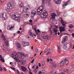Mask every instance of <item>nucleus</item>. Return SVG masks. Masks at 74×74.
<instances>
[{
  "mask_svg": "<svg viewBox=\"0 0 74 74\" xmlns=\"http://www.w3.org/2000/svg\"><path fill=\"white\" fill-rule=\"evenodd\" d=\"M12 18L14 21L20 22H21V17H20V15L17 14H15L13 15L12 16Z\"/></svg>",
  "mask_w": 74,
  "mask_h": 74,
  "instance_id": "f257e3e1",
  "label": "nucleus"
},
{
  "mask_svg": "<svg viewBox=\"0 0 74 74\" xmlns=\"http://www.w3.org/2000/svg\"><path fill=\"white\" fill-rule=\"evenodd\" d=\"M52 30L55 35H57V34H58V33H57V32H58V29H57L55 28H52V27H51L49 28L48 31L49 32H50V33H51V34H52Z\"/></svg>",
  "mask_w": 74,
  "mask_h": 74,
  "instance_id": "f03ea898",
  "label": "nucleus"
},
{
  "mask_svg": "<svg viewBox=\"0 0 74 74\" xmlns=\"http://www.w3.org/2000/svg\"><path fill=\"white\" fill-rule=\"evenodd\" d=\"M51 1V0H42V4H48V5H51V3H50V1Z\"/></svg>",
  "mask_w": 74,
  "mask_h": 74,
  "instance_id": "7ed1b4c3",
  "label": "nucleus"
},
{
  "mask_svg": "<svg viewBox=\"0 0 74 74\" xmlns=\"http://www.w3.org/2000/svg\"><path fill=\"white\" fill-rule=\"evenodd\" d=\"M37 14V12L34 10H32L31 13V17L32 19H34V16L36 15Z\"/></svg>",
  "mask_w": 74,
  "mask_h": 74,
  "instance_id": "20e7f679",
  "label": "nucleus"
},
{
  "mask_svg": "<svg viewBox=\"0 0 74 74\" xmlns=\"http://www.w3.org/2000/svg\"><path fill=\"white\" fill-rule=\"evenodd\" d=\"M48 13L47 12H44L41 14V17L42 18H47L48 17Z\"/></svg>",
  "mask_w": 74,
  "mask_h": 74,
  "instance_id": "39448f33",
  "label": "nucleus"
},
{
  "mask_svg": "<svg viewBox=\"0 0 74 74\" xmlns=\"http://www.w3.org/2000/svg\"><path fill=\"white\" fill-rule=\"evenodd\" d=\"M12 56L13 58H14V57L15 56V57L14 58V59L16 60H18V54H16L14 53L12 54ZM16 56H17V57H16Z\"/></svg>",
  "mask_w": 74,
  "mask_h": 74,
  "instance_id": "423d86ee",
  "label": "nucleus"
},
{
  "mask_svg": "<svg viewBox=\"0 0 74 74\" xmlns=\"http://www.w3.org/2000/svg\"><path fill=\"white\" fill-rule=\"evenodd\" d=\"M71 1L70 0H69V1H67L66 2H64V4H63L62 5V9H64V8H65V6H66L67 5V4H69V2H70Z\"/></svg>",
  "mask_w": 74,
  "mask_h": 74,
  "instance_id": "0eeeda50",
  "label": "nucleus"
},
{
  "mask_svg": "<svg viewBox=\"0 0 74 74\" xmlns=\"http://www.w3.org/2000/svg\"><path fill=\"white\" fill-rule=\"evenodd\" d=\"M60 21L62 26H63L64 27H66V22L63 21L62 19V18H61Z\"/></svg>",
  "mask_w": 74,
  "mask_h": 74,
  "instance_id": "6e6552de",
  "label": "nucleus"
},
{
  "mask_svg": "<svg viewBox=\"0 0 74 74\" xmlns=\"http://www.w3.org/2000/svg\"><path fill=\"white\" fill-rule=\"evenodd\" d=\"M8 7H9L10 10H12L14 9V6L12 5L10 3H9L7 5Z\"/></svg>",
  "mask_w": 74,
  "mask_h": 74,
  "instance_id": "1a4fd4ad",
  "label": "nucleus"
},
{
  "mask_svg": "<svg viewBox=\"0 0 74 74\" xmlns=\"http://www.w3.org/2000/svg\"><path fill=\"white\" fill-rule=\"evenodd\" d=\"M42 11H43L42 9H38V11H37V13L38 15H41V13H42Z\"/></svg>",
  "mask_w": 74,
  "mask_h": 74,
  "instance_id": "9d476101",
  "label": "nucleus"
},
{
  "mask_svg": "<svg viewBox=\"0 0 74 74\" xmlns=\"http://www.w3.org/2000/svg\"><path fill=\"white\" fill-rule=\"evenodd\" d=\"M51 19H53V20H55V17L56 16V14L55 13H53L51 14Z\"/></svg>",
  "mask_w": 74,
  "mask_h": 74,
  "instance_id": "9b49d317",
  "label": "nucleus"
},
{
  "mask_svg": "<svg viewBox=\"0 0 74 74\" xmlns=\"http://www.w3.org/2000/svg\"><path fill=\"white\" fill-rule=\"evenodd\" d=\"M65 28L64 27L61 26L60 27V33L62 32H64L65 31Z\"/></svg>",
  "mask_w": 74,
  "mask_h": 74,
  "instance_id": "f8f14e48",
  "label": "nucleus"
},
{
  "mask_svg": "<svg viewBox=\"0 0 74 74\" xmlns=\"http://www.w3.org/2000/svg\"><path fill=\"white\" fill-rule=\"evenodd\" d=\"M23 11L25 12H27V11H29V8H27L26 7L24 6L23 8Z\"/></svg>",
  "mask_w": 74,
  "mask_h": 74,
  "instance_id": "ddd939ff",
  "label": "nucleus"
},
{
  "mask_svg": "<svg viewBox=\"0 0 74 74\" xmlns=\"http://www.w3.org/2000/svg\"><path fill=\"white\" fill-rule=\"evenodd\" d=\"M53 1H54V3L55 4H59L60 3L62 0H53Z\"/></svg>",
  "mask_w": 74,
  "mask_h": 74,
  "instance_id": "4468645a",
  "label": "nucleus"
},
{
  "mask_svg": "<svg viewBox=\"0 0 74 74\" xmlns=\"http://www.w3.org/2000/svg\"><path fill=\"white\" fill-rule=\"evenodd\" d=\"M67 40V37H65L63 38L62 40V44H64V42H66Z\"/></svg>",
  "mask_w": 74,
  "mask_h": 74,
  "instance_id": "2eb2a0df",
  "label": "nucleus"
},
{
  "mask_svg": "<svg viewBox=\"0 0 74 74\" xmlns=\"http://www.w3.org/2000/svg\"><path fill=\"white\" fill-rule=\"evenodd\" d=\"M28 33L29 34L30 36H31L32 37H33V38H34L35 37H36V35L34 34L33 35V33H32V32L30 31H29L28 32Z\"/></svg>",
  "mask_w": 74,
  "mask_h": 74,
  "instance_id": "dca6fc26",
  "label": "nucleus"
},
{
  "mask_svg": "<svg viewBox=\"0 0 74 74\" xmlns=\"http://www.w3.org/2000/svg\"><path fill=\"white\" fill-rule=\"evenodd\" d=\"M21 69L23 71H26V70H27V69L26 68V67L22 66L21 67Z\"/></svg>",
  "mask_w": 74,
  "mask_h": 74,
  "instance_id": "f3484780",
  "label": "nucleus"
},
{
  "mask_svg": "<svg viewBox=\"0 0 74 74\" xmlns=\"http://www.w3.org/2000/svg\"><path fill=\"white\" fill-rule=\"evenodd\" d=\"M16 44L17 45L16 46L18 48V49H20V50H21V45L19 44V43L18 42H17Z\"/></svg>",
  "mask_w": 74,
  "mask_h": 74,
  "instance_id": "a211bd4d",
  "label": "nucleus"
},
{
  "mask_svg": "<svg viewBox=\"0 0 74 74\" xmlns=\"http://www.w3.org/2000/svg\"><path fill=\"white\" fill-rule=\"evenodd\" d=\"M64 61V63L65 62V64H66V65H67L68 63H69V61L67 60V59H65L64 60H63Z\"/></svg>",
  "mask_w": 74,
  "mask_h": 74,
  "instance_id": "6ab92c4d",
  "label": "nucleus"
},
{
  "mask_svg": "<svg viewBox=\"0 0 74 74\" xmlns=\"http://www.w3.org/2000/svg\"><path fill=\"white\" fill-rule=\"evenodd\" d=\"M13 28H14L13 26H8L7 27V29L8 30H11V29H12Z\"/></svg>",
  "mask_w": 74,
  "mask_h": 74,
  "instance_id": "aec40b11",
  "label": "nucleus"
},
{
  "mask_svg": "<svg viewBox=\"0 0 74 74\" xmlns=\"http://www.w3.org/2000/svg\"><path fill=\"white\" fill-rule=\"evenodd\" d=\"M0 60L2 62H3L4 63L5 62V61L4 60V59H3L2 58V56H1V55H0Z\"/></svg>",
  "mask_w": 74,
  "mask_h": 74,
  "instance_id": "412c9836",
  "label": "nucleus"
},
{
  "mask_svg": "<svg viewBox=\"0 0 74 74\" xmlns=\"http://www.w3.org/2000/svg\"><path fill=\"white\" fill-rule=\"evenodd\" d=\"M8 18V16H7V15L5 14V16H4L3 17L2 19L4 20H6L7 18Z\"/></svg>",
  "mask_w": 74,
  "mask_h": 74,
  "instance_id": "4be33fe9",
  "label": "nucleus"
},
{
  "mask_svg": "<svg viewBox=\"0 0 74 74\" xmlns=\"http://www.w3.org/2000/svg\"><path fill=\"white\" fill-rule=\"evenodd\" d=\"M43 37L44 39H47V40H49V37H48V36L44 35L43 36Z\"/></svg>",
  "mask_w": 74,
  "mask_h": 74,
  "instance_id": "5701e85b",
  "label": "nucleus"
},
{
  "mask_svg": "<svg viewBox=\"0 0 74 74\" xmlns=\"http://www.w3.org/2000/svg\"><path fill=\"white\" fill-rule=\"evenodd\" d=\"M4 16V13H1L0 14V17L2 18L3 19V16Z\"/></svg>",
  "mask_w": 74,
  "mask_h": 74,
  "instance_id": "b1692460",
  "label": "nucleus"
},
{
  "mask_svg": "<svg viewBox=\"0 0 74 74\" xmlns=\"http://www.w3.org/2000/svg\"><path fill=\"white\" fill-rule=\"evenodd\" d=\"M64 61L63 60L60 63V65L61 66H64Z\"/></svg>",
  "mask_w": 74,
  "mask_h": 74,
  "instance_id": "393cba45",
  "label": "nucleus"
},
{
  "mask_svg": "<svg viewBox=\"0 0 74 74\" xmlns=\"http://www.w3.org/2000/svg\"><path fill=\"white\" fill-rule=\"evenodd\" d=\"M1 37L3 40H5V36L3 34H2Z\"/></svg>",
  "mask_w": 74,
  "mask_h": 74,
  "instance_id": "a878e982",
  "label": "nucleus"
},
{
  "mask_svg": "<svg viewBox=\"0 0 74 74\" xmlns=\"http://www.w3.org/2000/svg\"><path fill=\"white\" fill-rule=\"evenodd\" d=\"M44 5H41L40 7L38 8V9H40V10H41V9H42L43 10V8H44Z\"/></svg>",
  "mask_w": 74,
  "mask_h": 74,
  "instance_id": "bb28decb",
  "label": "nucleus"
},
{
  "mask_svg": "<svg viewBox=\"0 0 74 74\" xmlns=\"http://www.w3.org/2000/svg\"><path fill=\"white\" fill-rule=\"evenodd\" d=\"M69 27L70 29H73V27H74V25L71 24H70L69 25Z\"/></svg>",
  "mask_w": 74,
  "mask_h": 74,
  "instance_id": "cd10ccee",
  "label": "nucleus"
},
{
  "mask_svg": "<svg viewBox=\"0 0 74 74\" xmlns=\"http://www.w3.org/2000/svg\"><path fill=\"white\" fill-rule=\"evenodd\" d=\"M42 66L43 68H45V67L46 65L45 62H43V63H42Z\"/></svg>",
  "mask_w": 74,
  "mask_h": 74,
  "instance_id": "c85d7f7f",
  "label": "nucleus"
},
{
  "mask_svg": "<svg viewBox=\"0 0 74 74\" xmlns=\"http://www.w3.org/2000/svg\"><path fill=\"white\" fill-rule=\"evenodd\" d=\"M19 62H20V63H22L21 64H22L24 65L25 64V62H23V60L20 61Z\"/></svg>",
  "mask_w": 74,
  "mask_h": 74,
  "instance_id": "c756f323",
  "label": "nucleus"
},
{
  "mask_svg": "<svg viewBox=\"0 0 74 74\" xmlns=\"http://www.w3.org/2000/svg\"><path fill=\"white\" fill-rule=\"evenodd\" d=\"M29 15V14H24V16L25 18H26L28 17V16Z\"/></svg>",
  "mask_w": 74,
  "mask_h": 74,
  "instance_id": "7c9ffc66",
  "label": "nucleus"
},
{
  "mask_svg": "<svg viewBox=\"0 0 74 74\" xmlns=\"http://www.w3.org/2000/svg\"><path fill=\"white\" fill-rule=\"evenodd\" d=\"M25 47H26V46H28L29 45V42H25Z\"/></svg>",
  "mask_w": 74,
  "mask_h": 74,
  "instance_id": "2f4dec72",
  "label": "nucleus"
},
{
  "mask_svg": "<svg viewBox=\"0 0 74 74\" xmlns=\"http://www.w3.org/2000/svg\"><path fill=\"white\" fill-rule=\"evenodd\" d=\"M63 48L64 49H66V48H67V46L66 45V44H65L63 46Z\"/></svg>",
  "mask_w": 74,
  "mask_h": 74,
  "instance_id": "473e14b6",
  "label": "nucleus"
},
{
  "mask_svg": "<svg viewBox=\"0 0 74 74\" xmlns=\"http://www.w3.org/2000/svg\"><path fill=\"white\" fill-rule=\"evenodd\" d=\"M20 7H23V3H21V4H20Z\"/></svg>",
  "mask_w": 74,
  "mask_h": 74,
  "instance_id": "72a5a7b5",
  "label": "nucleus"
},
{
  "mask_svg": "<svg viewBox=\"0 0 74 74\" xmlns=\"http://www.w3.org/2000/svg\"><path fill=\"white\" fill-rule=\"evenodd\" d=\"M58 52L59 53H60V48L58 46Z\"/></svg>",
  "mask_w": 74,
  "mask_h": 74,
  "instance_id": "f704fd0d",
  "label": "nucleus"
},
{
  "mask_svg": "<svg viewBox=\"0 0 74 74\" xmlns=\"http://www.w3.org/2000/svg\"><path fill=\"white\" fill-rule=\"evenodd\" d=\"M25 43H26V42H22V44L23 47H24V46L25 47V45H25Z\"/></svg>",
  "mask_w": 74,
  "mask_h": 74,
  "instance_id": "c9c22d12",
  "label": "nucleus"
},
{
  "mask_svg": "<svg viewBox=\"0 0 74 74\" xmlns=\"http://www.w3.org/2000/svg\"><path fill=\"white\" fill-rule=\"evenodd\" d=\"M45 71L44 70H43L42 71V74H45Z\"/></svg>",
  "mask_w": 74,
  "mask_h": 74,
  "instance_id": "e433bc0d",
  "label": "nucleus"
},
{
  "mask_svg": "<svg viewBox=\"0 0 74 74\" xmlns=\"http://www.w3.org/2000/svg\"><path fill=\"white\" fill-rule=\"evenodd\" d=\"M6 44V46H8L9 44H8V42L7 41H6L5 42Z\"/></svg>",
  "mask_w": 74,
  "mask_h": 74,
  "instance_id": "4c0bfd02",
  "label": "nucleus"
},
{
  "mask_svg": "<svg viewBox=\"0 0 74 74\" xmlns=\"http://www.w3.org/2000/svg\"><path fill=\"white\" fill-rule=\"evenodd\" d=\"M52 66L54 67H56V64H52Z\"/></svg>",
  "mask_w": 74,
  "mask_h": 74,
  "instance_id": "58836bf2",
  "label": "nucleus"
},
{
  "mask_svg": "<svg viewBox=\"0 0 74 74\" xmlns=\"http://www.w3.org/2000/svg\"><path fill=\"white\" fill-rule=\"evenodd\" d=\"M18 53H19V54H21V55L23 56H24V55H25L24 54H22V53H21V52H19Z\"/></svg>",
  "mask_w": 74,
  "mask_h": 74,
  "instance_id": "ea45409f",
  "label": "nucleus"
},
{
  "mask_svg": "<svg viewBox=\"0 0 74 74\" xmlns=\"http://www.w3.org/2000/svg\"><path fill=\"white\" fill-rule=\"evenodd\" d=\"M37 71H38V70L36 69H35L33 71L34 72H35V73H37Z\"/></svg>",
  "mask_w": 74,
  "mask_h": 74,
  "instance_id": "a19ab883",
  "label": "nucleus"
},
{
  "mask_svg": "<svg viewBox=\"0 0 74 74\" xmlns=\"http://www.w3.org/2000/svg\"><path fill=\"white\" fill-rule=\"evenodd\" d=\"M51 53V51H49L47 53L46 55H48L49 54V53Z\"/></svg>",
  "mask_w": 74,
  "mask_h": 74,
  "instance_id": "79ce46f5",
  "label": "nucleus"
},
{
  "mask_svg": "<svg viewBox=\"0 0 74 74\" xmlns=\"http://www.w3.org/2000/svg\"><path fill=\"white\" fill-rule=\"evenodd\" d=\"M70 71V69H66V71L67 72V73H68L69 72V71Z\"/></svg>",
  "mask_w": 74,
  "mask_h": 74,
  "instance_id": "37998d69",
  "label": "nucleus"
},
{
  "mask_svg": "<svg viewBox=\"0 0 74 74\" xmlns=\"http://www.w3.org/2000/svg\"><path fill=\"white\" fill-rule=\"evenodd\" d=\"M3 49V50L4 51H5V52H6L8 50V49H6L5 48H4Z\"/></svg>",
  "mask_w": 74,
  "mask_h": 74,
  "instance_id": "c03bdc74",
  "label": "nucleus"
},
{
  "mask_svg": "<svg viewBox=\"0 0 74 74\" xmlns=\"http://www.w3.org/2000/svg\"><path fill=\"white\" fill-rule=\"evenodd\" d=\"M6 10L7 11H8V12H10V9H9V8L7 9Z\"/></svg>",
  "mask_w": 74,
  "mask_h": 74,
  "instance_id": "a18cd8bd",
  "label": "nucleus"
},
{
  "mask_svg": "<svg viewBox=\"0 0 74 74\" xmlns=\"http://www.w3.org/2000/svg\"><path fill=\"white\" fill-rule=\"evenodd\" d=\"M17 72L18 74H21L19 72V71L18 70H17Z\"/></svg>",
  "mask_w": 74,
  "mask_h": 74,
  "instance_id": "49530a36",
  "label": "nucleus"
},
{
  "mask_svg": "<svg viewBox=\"0 0 74 74\" xmlns=\"http://www.w3.org/2000/svg\"><path fill=\"white\" fill-rule=\"evenodd\" d=\"M34 60H35V59L34 58L33 59V60L31 62V63L33 64V62H34Z\"/></svg>",
  "mask_w": 74,
  "mask_h": 74,
  "instance_id": "de8ad7c7",
  "label": "nucleus"
},
{
  "mask_svg": "<svg viewBox=\"0 0 74 74\" xmlns=\"http://www.w3.org/2000/svg\"><path fill=\"white\" fill-rule=\"evenodd\" d=\"M48 49H47L45 51H44V53H45L47 52H48Z\"/></svg>",
  "mask_w": 74,
  "mask_h": 74,
  "instance_id": "09e8293b",
  "label": "nucleus"
},
{
  "mask_svg": "<svg viewBox=\"0 0 74 74\" xmlns=\"http://www.w3.org/2000/svg\"><path fill=\"white\" fill-rule=\"evenodd\" d=\"M9 52H10V50H9L8 49L7 51L5 52V53H9Z\"/></svg>",
  "mask_w": 74,
  "mask_h": 74,
  "instance_id": "8fccbe9b",
  "label": "nucleus"
},
{
  "mask_svg": "<svg viewBox=\"0 0 74 74\" xmlns=\"http://www.w3.org/2000/svg\"><path fill=\"white\" fill-rule=\"evenodd\" d=\"M29 21L30 23H32V22H33V21L32 20H30Z\"/></svg>",
  "mask_w": 74,
  "mask_h": 74,
  "instance_id": "3c124183",
  "label": "nucleus"
},
{
  "mask_svg": "<svg viewBox=\"0 0 74 74\" xmlns=\"http://www.w3.org/2000/svg\"><path fill=\"white\" fill-rule=\"evenodd\" d=\"M37 31L38 33H41V32L40 31L39 29H38Z\"/></svg>",
  "mask_w": 74,
  "mask_h": 74,
  "instance_id": "603ef678",
  "label": "nucleus"
},
{
  "mask_svg": "<svg viewBox=\"0 0 74 74\" xmlns=\"http://www.w3.org/2000/svg\"><path fill=\"white\" fill-rule=\"evenodd\" d=\"M29 74H33V73L30 71H29Z\"/></svg>",
  "mask_w": 74,
  "mask_h": 74,
  "instance_id": "864d4df0",
  "label": "nucleus"
},
{
  "mask_svg": "<svg viewBox=\"0 0 74 74\" xmlns=\"http://www.w3.org/2000/svg\"><path fill=\"white\" fill-rule=\"evenodd\" d=\"M35 51H36V52H38V49H37V48H36L35 49Z\"/></svg>",
  "mask_w": 74,
  "mask_h": 74,
  "instance_id": "5fc2aeb1",
  "label": "nucleus"
},
{
  "mask_svg": "<svg viewBox=\"0 0 74 74\" xmlns=\"http://www.w3.org/2000/svg\"><path fill=\"white\" fill-rule=\"evenodd\" d=\"M38 64H39V67H41V64H40V63H38Z\"/></svg>",
  "mask_w": 74,
  "mask_h": 74,
  "instance_id": "6e6d98bb",
  "label": "nucleus"
},
{
  "mask_svg": "<svg viewBox=\"0 0 74 74\" xmlns=\"http://www.w3.org/2000/svg\"><path fill=\"white\" fill-rule=\"evenodd\" d=\"M39 74H42V71H39Z\"/></svg>",
  "mask_w": 74,
  "mask_h": 74,
  "instance_id": "4d7b16f0",
  "label": "nucleus"
},
{
  "mask_svg": "<svg viewBox=\"0 0 74 74\" xmlns=\"http://www.w3.org/2000/svg\"><path fill=\"white\" fill-rule=\"evenodd\" d=\"M17 33L18 34H20V33H21V32L20 31H18Z\"/></svg>",
  "mask_w": 74,
  "mask_h": 74,
  "instance_id": "13d9d810",
  "label": "nucleus"
},
{
  "mask_svg": "<svg viewBox=\"0 0 74 74\" xmlns=\"http://www.w3.org/2000/svg\"><path fill=\"white\" fill-rule=\"evenodd\" d=\"M36 69H38V65H37L36 68Z\"/></svg>",
  "mask_w": 74,
  "mask_h": 74,
  "instance_id": "bf43d9fd",
  "label": "nucleus"
},
{
  "mask_svg": "<svg viewBox=\"0 0 74 74\" xmlns=\"http://www.w3.org/2000/svg\"><path fill=\"white\" fill-rule=\"evenodd\" d=\"M3 69L5 70V71H6L7 70L6 69V68L4 67L3 68Z\"/></svg>",
  "mask_w": 74,
  "mask_h": 74,
  "instance_id": "052dcab7",
  "label": "nucleus"
},
{
  "mask_svg": "<svg viewBox=\"0 0 74 74\" xmlns=\"http://www.w3.org/2000/svg\"><path fill=\"white\" fill-rule=\"evenodd\" d=\"M11 69H12V70H14V69H15V68H13L12 67H11Z\"/></svg>",
  "mask_w": 74,
  "mask_h": 74,
  "instance_id": "680f3d73",
  "label": "nucleus"
},
{
  "mask_svg": "<svg viewBox=\"0 0 74 74\" xmlns=\"http://www.w3.org/2000/svg\"><path fill=\"white\" fill-rule=\"evenodd\" d=\"M72 35L73 36V37H74V33H73L72 34Z\"/></svg>",
  "mask_w": 74,
  "mask_h": 74,
  "instance_id": "e2e57ef3",
  "label": "nucleus"
},
{
  "mask_svg": "<svg viewBox=\"0 0 74 74\" xmlns=\"http://www.w3.org/2000/svg\"><path fill=\"white\" fill-rule=\"evenodd\" d=\"M34 30L35 32H36L37 29H36V28H34Z\"/></svg>",
  "mask_w": 74,
  "mask_h": 74,
  "instance_id": "0e129e2a",
  "label": "nucleus"
},
{
  "mask_svg": "<svg viewBox=\"0 0 74 74\" xmlns=\"http://www.w3.org/2000/svg\"><path fill=\"white\" fill-rule=\"evenodd\" d=\"M19 29L20 30H22V28L21 27H20Z\"/></svg>",
  "mask_w": 74,
  "mask_h": 74,
  "instance_id": "69168bd1",
  "label": "nucleus"
},
{
  "mask_svg": "<svg viewBox=\"0 0 74 74\" xmlns=\"http://www.w3.org/2000/svg\"><path fill=\"white\" fill-rule=\"evenodd\" d=\"M47 61L48 62H49V59H47Z\"/></svg>",
  "mask_w": 74,
  "mask_h": 74,
  "instance_id": "338daca9",
  "label": "nucleus"
},
{
  "mask_svg": "<svg viewBox=\"0 0 74 74\" xmlns=\"http://www.w3.org/2000/svg\"><path fill=\"white\" fill-rule=\"evenodd\" d=\"M32 69H34V65L32 66Z\"/></svg>",
  "mask_w": 74,
  "mask_h": 74,
  "instance_id": "774afa93",
  "label": "nucleus"
}]
</instances>
